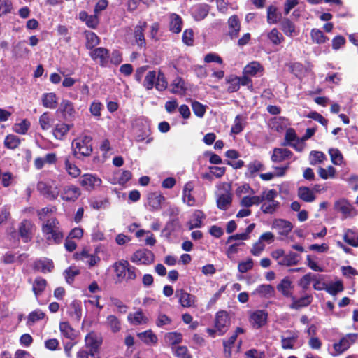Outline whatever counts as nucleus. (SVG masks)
Returning <instances> with one entry per match:
<instances>
[{"instance_id":"1","label":"nucleus","mask_w":358,"mask_h":358,"mask_svg":"<svg viewBox=\"0 0 358 358\" xmlns=\"http://www.w3.org/2000/svg\"><path fill=\"white\" fill-rule=\"evenodd\" d=\"M41 231L49 244L59 245L63 241L64 231L59 220L55 217H50L43 222Z\"/></svg>"},{"instance_id":"2","label":"nucleus","mask_w":358,"mask_h":358,"mask_svg":"<svg viewBox=\"0 0 358 358\" xmlns=\"http://www.w3.org/2000/svg\"><path fill=\"white\" fill-rule=\"evenodd\" d=\"M71 150L73 157L78 159L90 157L92 152V137L83 135L75 138L71 143Z\"/></svg>"},{"instance_id":"3","label":"nucleus","mask_w":358,"mask_h":358,"mask_svg":"<svg viewBox=\"0 0 358 358\" xmlns=\"http://www.w3.org/2000/svg\"><path fill=\"white\" fill-rule=\"evenodd\" d=\"M143 86L146 90H152L154 87L158 91H164L167 88L168 82L165 75L161 71H150L145 76Z\"/></svg>"},{"instance_id":"4","label":"nucleus","mask_w":358,"mask_h":358,"mask_svg":"<svg viewBox=\"0 0 358 358\" xmlns=\"http://www.w3.org/2000/svg\"><path fill=\"white\" fill-rule=\"evenodd\" d=\"M271 256L278 262V264L282 266H292L299 263V255L290 251L287 254L283 249L279 248L271 252Z\"/></svg>"},{"instance_id":"5","label":"nucleus","mask_w":358,"mask_h":358,"mask_svg":"<svg viewBox=\"0 0 358 358\" xmlns=\"http://www.w3.org/2000/svg\"><path fill=\"white\" fill-rule=\"evenodd\" d=\"M57 113L66 122L74 121L78 116V111L74 103L69 99H63L61 101Z\"/></svg>"},{"instance_id":"6","label":"nucleus","mask_w":358,"mask_h":358,"mask_svg":"<svg viewBox=\"0 0 358 358\" xmlns=\"http://www.w3.org/2000/svg\"><path fill=\"white\" fill-rule=\"evenodd\" d=\"M231 326V318L225 310H220L215 314L214 327L218 331V336L224 335Z\"/></svg>"},{"instance_id":"7","label":"nucleus","mask_w":358,"mask_h":358,"mask_svg":"<svg viewBox=\"0 0 358 358\" xmlns=\"http://www.w3.org/2000/svg\"><path fill=\"white\" fill-rule=\"evenodd\" d=\"M35 229L36 226L30 220L24 219L20 222L17 231L23 243H27L32 240Z\"/></svg>"},{"instance_id":"8","label":"nucleus","mask_w":358,"mask_h":358,"mask_svg":"<svg viewBox=\"0 0 358 358\" xmlns=\"http://www.w3.org/2000/svg\"><path fill=\"white\" fill-rule=\"evenodd\" d=\"M268 313L266 310H256L249 315V322L252 328L259 329L267 324Z\"/></svg>"},{"instance_id":"9","label":"nucleus","mask_w":358,"mask_h":358,"mask_svg":"<svg viewBox=\"0 0 358 358\" xmlns=\"http://www.w3.org/2000/svg\"><path fill=\"white\" fill-rule=\"evenodd\" d=\"M103 338L94 331H90L85 337V346L87 349L99 356V349L102 345Z\"/></svg>"},{"instance_id":"10","label":"nucleus","mask_w":358,"mask_h":358,"mask_svg":"<svg viewBox=\"0 0 358 358\" xmlns=\"http://www.w3.org/2000/svg\"><path fill=\"white\" fill-rule=\"evenodd\" d=\"M290 299L291 303L289 305V308L292 310H299L309 306L313 301V296L311 294L303 292L300 297L294 294Z\"/></svg>"},{"instance_id":"11","label":"nucleus","mask_w":358,"mask_h":358,"mask_svg":"<svg viewBox=\"0 0 358 358\" xmlns=\"http://www.w3.org/2000/svg\"><path fill=\"white\" fill-rule=\"evenodd\" d=\"M358 338V334L355 333H350L346 334L338 343L333 345L336 351L335 355H341L346 351Z\"/></svg>"},{"instance_id":"12","label":"nucleus","mask_w":358,"mask_h":358,"mask_svg":"<svg viewBox=\"0 0 358 358\" xmlns=\"http://www.w3.org/2000/svg\"><path fill=\"white\" fill-rule=\"evenodd\" d=\"M90 56L94 62H99L101 67H106L109 62L110 51L103 47L96 48L90 52Z\"/></svg>"},{"instance_id":"13","label":"nucleus","mask_w":358,"mask_h":358,"mask_svg":"<svg viewBox=\"0 0 358 358\" xmlns=\"http://www.w3.org/2000/svg\"><path fill=\"white\" fill-rule=\"evenodd\" d=\"M155 255L148 249H141L136 251L131 258V261L138 265H148L154 262Z\"/></svg>"},{"instance_id":"14","label":"nucleus","mask_w":358,"mask_h":358,"mask_svg":"<svg viewBox=\"0 0 358 358\" xmlns=\"http://www.w3.org/2000/svg\"><path fill=\"white\" fill-rule=\"evenodd\" d=\"M102 180L95 174L85 173L79 179V184L87 191H92L101 185Z\"/></svg>"},{"instance_id":"15","label":"nucleus","mask_w":358,"mask_h":358,"mask_svg":"<svg viewBox=\"0 0 358 358\" xmlns=\"http://www.w3.org/2000/svg\"><path fill=\"white\" fill-rule=\"evenodd\" d=\"M37 189L41 195L51 201L55 200L59 194V190L57 187L50 185L42 181L38 182Z\"/></svg>"},{"instance_id":"16","label":"nucleus","mask_w":358,"mask_h":358,"mask_svg":"<svg viewBox=\"0 0 358 358\" xmlns=\"http://www.w3.org/2000/svg\"><path fill=\"white\" fill-rule=\"evenodd\" d=\"M293 282L289 277H285L277 285L276 289L282 294L285 298L290 299L294 295Z\"/></svg>"},{"instance_id":"17","label":"nucleus","mask_w":358,"mask_h":358,"mask_svg":"<svg viewBox=\"0 0 358 358\" xmlns=\"http://www.w3.org/2000/svg\"><path fill=\"white\" fill-rule=\"evenodd\" d=\"M80 189L75 185H67L64 187L61 193V199L67 202H74L80 196Z\"/></svg>"},{"instance_id":"18","label":"nucleus","mask_w":358,"mask_h":358,"mask_svg":"<svg viewBox=\"0 0 358 358\" xmlns=\"http://www.w3.org/2000/svg\"><path fill=\"white\" fill-rule=\"evenodd\" d=\"M176 296L178 298V302L182 307L195 306L196 296L185 292L183 289H177Z\"/></svg>"},{"instance_id":"19","label":"nucleus","mask_w":358,"mask_h":358,"mask_svg":"<svg viewBox=\"0 0 358 358\" xmlns=\"http://www.w3.org/2000/svg\"><path fill=\"white\" fill-rule=\"evenodd\" d=\"M78 18L80 21L85 23L86 26L90 29H97L100 20L97 13H94L93 15H88L85 10H82L78 14Z\"/></svg>"},{"instance_id":"20","label":"nucleus","mask_w":358,"mask_h":358,"mask_svg":"<svg viewBox=\"0 0 358 358\" xmlns=\"http://www.w3.org/2000/svg\"><path fill=\"white\" fill-rule=\"evenodd\" d=\"M210 6L207 3H198L191 8L192 15L196 21H201L206 18L210 11Z\"/></svg>"},{"instance_id":"21","label":"nucleus","mask_w":358,"mask_h":358,"mask_svg":"<svg viewBox=\"0 0 358 358\" xmlns=\"http://www.w3.org/2000/svg\"><path fill=\"white\" fill-rule=\"evenodd\" d=\"M229 27V36L231 39H234L238 36L241 30V21L237 15H233L227 20Z\"/></svg>"},{"instance_id":"22","label":"nucleus","mask_w":358,"mask_h":358,"mask_svg":"<svg viewBox=\"0 0 358 358\" xmlns=\"http://www.w3.org/2000/svg\"><path fill=\"white\" fill-rule=\"evenodd\" d=\"M272 227L277 230L278 234L287 236L293 228L292 224L283 219L275 220Z\"/></svg>"},{"instance_id":"23","label":"nucleus","mask_w":358,"mask_h":358,"mask_svg":"<svg viewBox=\"0 0 358 358\" xmlns=\"http://www.w3.org/2000/svg\"><path fill=\"white\" fill-rule=\"evenodd\" d=\"M147 27V22H143L137 24L134 28V37L137 45L140 48H145L146 45L145 38L144 36L145 29Z\"/></svg>"},{"instance_id":"24","label":"nucleus","mask_w":358,"mask_h":358,"mask_svg":"<svg viewBox=\"0 0 358 358\" xmlns=\"http://www.w3.org/2000/svg\"><path fill=\"white\" fill-rule=\"evenodd\" d=\"M286 334L289 335L287 337L281 336V346L284 350L294 349V344L299 338V332L297 331L287 330Z\"/></svg>"},{"instance_id":"25","label":"nucleus","mask_w":358,"mask_h":358,"mask_svg":"<svg viewBox=\"0 0 358 358\" xmlns=\"http://www.w3.org/2000/svg\"><path fill=\"white\" fill-rule=\"evenodd\" d=\"M165 198L163 195L157 192H153L148 194V203L150 211L159 210L161 209L162 203L164 201Z\"/></svg>"},{"instance_id":"26","label":"nucleus","mask_w":358,"mask_h":358,"mask_svg":"<svg viewBox=\"0 0 358 358\" xmlns=\"http://www.w3.org/2000/svg\"><path fill=\"white\" fill-rule=\"evenodd\" d=\"M292 155V152L287 148H275L273 150L271 159L273 162L280 163L287 159H289Z\"/></svg>"},{"instance_id":"27","label":"nucleus","mask_w":358,"mask_h":358,"mask_svg":"<svg viewBox=\"0 0 358 358\" xmlns=\"http://www.w3.org/2000/svg\"><path fill=\"white\" fill-rule=\"evenodd\" d=\"M42 105L44 108L55 109L58 106V98L55 92H47L42 94Z\"/></svg>"},{"instance_id":"28","label":"nucleus","mask_w":358,"mask_h":358,"mask_svg":"<svg viewBox=\"0 0 358 358\" xmlns=\"http://www.w3.org/2000/svg\"><path fill=\"white\" fill-rule=\"evenodd\" d=\"M265 170L264 165L259 160L255 159L250 162L247 165V171L245 173V175L248 178H255L257 176V173L259 171H262Z\"/></svg>"},{"instance_id":"29","label":"nucleus","mask_w":358,"mask_h":358,"mask_svg":"<svg viewBox=\"0 0 358 358\" xmlns=\"http://www.w3.org/2000/svg\"><path fill=\"white\" fill-rule=\"evenodd\" d=\"M55 266L52 260L51 259H38L34 262L33 268L35 271H41V273H50L54 269Z\"/></svg>"},{"instance_id":"30","label":"nucleus","mask_w":358,"mask_h":358,"mask_svg":"<svg viewBox=\"0 0 358 358\" xmlns=\"http://www.w3.org/2000/svg\"><path fill=\"white\" fill-rule=\"evenodd\" d=\"M183 21L182 17L176 14L171 13L169 15V31L173 34H179L182 30Z\"/></svg>"},{"instance_id":"31","label":"nucleus","mask_w":358,"mask_h":358,"mask_svg":"<svg viewBox=\"0 0 358 358\" xmlns=\"http://www.w3.org/2000/svg\"><path fill=\"white\" fill-rule=\"evenodd\" d=\"M73 124L65 122L58 123L53 129L52 134L56 139L62 140L70 131Z\"/></svg>"},{"instance_id":"32","label":"nucleus","mask_w":358,"mask_h":358,"mask_svg":"<svg viewBox=\"0 0 358 358\" xmlns=\"http://www.w3.org/2000/svg\"><path fill=\"white\" fill-rule=\"evenodd\" d=\"M334 208L336 211L341 212L345 217H348L353 210L352 206L344 199L336 201Z\"/></svg>"},{"instance_id":"33","label":"nucleus","mask_w":358,"mask_h":358,"mask_svg":"<svg viewBox=\"0 0 358 358\" xmlns=\"http://www.w3.org/2000/svg\"><path fill=\"white\" fill-rule=\"evenodd\" d=\"M255 293L266 299L274 297L275 295V288L271 285H260L255 289Z\"/></svg>"},{"instance_id":"34","label":"nucleus","mask_w":358,"mask_h":358,"mask_svg":"<svg viewBox=\"0 0 358 358\" xmlns=\"http://www.w3.org/2000/svg\"><path fill=\"white\" fill-rule=\"evenodd\" d=\"M280 24L281 30L287 36L291 37L296 34V25L290 19L284 17Z\"/></svg>"},{"instance_id":"35","label":"nucleus","mask_w":358,"mask_h":358,"mask_svg":"<svg viewBox=\"0 0 358 358\" xmlns=\"http://www.w3.org/2000/svg\"><path fill=\"white\" fill-rule=\"evenodd\" d=\"M127 320L133 325H139L148 322V318L145 316L141 309L134 313H129L127 316Z\"/></svg>"},{"instance_id":"36","label":"nucleus","mask_w":358,"mask_h":358,"mask_svg":"<svg viewBox=\"0 0 358 358\" xmlns=\"http://www.w3.org/2000/svg\"><path fill=\"white\" fill-rule=\"evenodd\" d=\"M231 202L232 194L230 192H227L218 196L216 201L217 207L222 210H226L228 209L229 206H231Z\"/></svg>"},{"instance_id":"37","label":"nucleus","mask_w":358,"mask_h":358,"mask_svg":"<svg viewBox=\"0 0 358 358\" xmlns=\"http://www.w3.org/2000/svg\"><path fill=\"white\" fill-rule=\"evenodd\" d=\"M264 67L259 62H252L247 64L243 69V74L251 76L257 75L258 73L264 72Z\"/></svg>"},{"instance_id":"38","label":"nucleus","mask_w":358,"mask_h":358,"mask_svg":"<svg viewBox=\"0 0 358 358\" xmlns=\"http://www.w3.org/2000/svg\"><path fill=\"white\" fill-rule=\"evenodd\" d=\"M59 330L62 334L66 338L74 340L77 337L75 329L68 322H62L59 324Z\"/></svg>"},{"instance_id":"39","label":"nucleus","mask_w":358,"mask_h":358,"mask_svg":"<svg viewBox=\"0 0 358 358\" xmlns=\"http://www.w3.org/2000/svg\"><path fill=\"white\" fill-rule=\"evenodd\" d=\"M47 280L41 276L36 277L33 282L32 291L36 297L41 295L47 287Z\"/></svg>"},{"instance_id":"40","label":"nucleus","mask_w":358,"mask_h":358,"mask_svg":"<svg viewBox=\"0 0 358 358\" xmlns=\"http://www.w3.org/2000/svg\"><path fill=\"white\" fill-rule=\"evenodd\" d=\"M298 196L305 202L310 203L315 201V196L313 190L307 187H299L298 188Z\"/></svg>"},{"instance_id":"41","label":"nucleus","mask_w":358,"mask_h":358,"mask_svg":"<svg viewBox=\"0 0 358 358\" xmlns=\"http://www.w3.org/2000/svg\"><path fill=\"white\" fill-rule=\"evenodd\" d=\"M137 336L146 345L156 344L158 341L157 336L151 329L138 333Z\"/></svg>"},{"instance_id":"42","label":"nucleus","mask_w":358,"mask_h":358,"mask_svg":"<svg viewBox=\"0 0 358 358\" xmlns=\"http://www.w3.org/2000/svg\"><path fill=\"white\" fill-rule=\"evenodd\" d=\"M267 22L269 24H277L281 18V13L278 12L275 6L271 5L267 8Z\"/></svg>"},{"instance_id":"43","label":"nucleus","mask_w":358,"mask_h":358,"mask_svg":"<svg viewBox=\"0 0 358 358\" xmlns=\"http://www.w3.org/2000/svg\"><path fill=\"white\" fill-rule=\"evenodd\" d=\"M205 218L206 215L202 210H196L193 213V220L189 222V229L201 227L202 220Z\"/></svg>"},{"instance_id":"44","label":"nucleus","mask_w":358,"mask_h":358,"mask_svg":"<svg viewBox=\"0 0 358 358\" xmlns=\"http://www.w3.org/2000/svg\"><path fill=\"white\" fill-rule=\"evenodd\" d=\"M267 38L273 45H279L284 41L283 35L278 31L277 28H273L266 35Z\"/></svg>"},{"instance_id":"45","label":"nucleus","mask_w":358,"mask_h":358,"mask_svg":"<svg viewBox=\"0 0 358 358\" xmlns=\"http://www.w3.org/2000/svg\"><path fill=\"white\" fill-rule=\"evenodd\" d=\"M86 43L85 46L90 51L96 48V46L100 43L99 37L92 31H85Z\"/></svg>"},{"instance_id":"46","label":"nucleus","mask_w":358,"mask_h":358,"mask_svg":"<svg viewBox=\"0 0 358 358\" xmlns=\"http://www.w3.org/2000/svg\"><path fill=\"white\" fill-rule=\"evenodd\" d=\"M64 165L65 169L73 178H77L81 173L80 169L75 165L73 162H71V157L66 156L64 159Z\"/></svg>"},{"instance_id":"47","label":"nucleus","mask_w":358,"mask_h":358,"mask_svg":"<svg viewBox=\"0 0 358 358\" xmlns=\"http://www.w3.org/2000/svg\"><path fill=\"white\" fill-rule=\"evenodd\" d=\"M245 124V117L242 115H237L231 128V133L233 134H240L243 130Z\"/></svg>"},{"instance_id":"48","label":"nucleus","mask_w":358,"mask_h":358,"mask_svg":"<svg viewBox=\"0 0 358 358\" xmlns=\"http://www.w3.org/2000/svg\"><path fill=\"white\" fill-rule=\"evenodd\" d=\"M228 85L227 92L229 93L237 92L240 88L239 77L235 75H229L226 78Z\"/></svg>"},{"instance_id":"49","label":"nucleus","mask_w":358,"mask_h":358,"mask_svg":"<svg viewBox=\"0 0 358 358\" xmlns=\"http://www.w3.org/2000/svg\"><path fill=\"white\" fill-rule=\"evenodd\" d=\"M20 139L18 136L13 134H8L4 139V146L10 150H15L20 144Z\"/></svg>"},{"instance_id":"50","label":"nucleus","mask_w":358,"mask_h":358,"mask_svg":"<svg viewBox=\"0 0 358 358\" xmlns=\"http://www.w3.org/2000/svg\"><path fill=\"white\" fill-rule=\"evenodd\" d=\"M263 202V198H260V196H243L241 201V205L245 208H249L252 205H259Z\"/></svg>"},{"instance_id":"51","label":"nucleus","mask_w":358,"mask_h":358,"mask_svg":"<svg viewBox=\"0 0 358 358\" xmlns=\"http://www.w3.org/2000/svg\"><path fill=\"white\" fill-rule=\"evenodd\" d=\"M171 86V92L174 94H182L185 93L187 90L185 86V81L180 77H176L173 80Z\"/></svg>"},{"instance_id":"52","label":"nucleus","mask_w":358,"mask_h":358,"mask_svg":"<svg viewBox=\"0 0 358 358\" xmlns=\"http://www.w3.org/2000/svg\"><path fill=\"white\" fill-rule=\"evenodd\" d=\"M80 273V270L76 267L69 266L64 271L63 274L65 278L66 282L69 285H72L74 281L75 277L78 275Z\"/></svg>"},{"instance_id":"53","label":"nucleus","mask_w":358,"mask_h":358,"mask_svg":"<svg viewBox=\"0 0 358 358\" xmlns=\"http://www.w3.org/2000/svg\"><path fill=\"white\" fill-rule=\"evenodd\" d=\"M312 280H315V274L308 273L299 280L298 285L301 287L303 292L308 290Z\"/></svg>"},{"instance_id":"54","label":"nucleus","mask_w":358,"mask_h":358,"mask_svg":"<svg viewBox=\"0 0 358 358\" xmlns=\"http://www.w3.org/2000/svg\"><path fill=\"white\" fill-rule=\"evenodd\" d=\"M356 234L357 233L354 230L348 229L343 234L344 241L352 247H358V240L355 238Z\"/></svg>"},{"instance_id":"55","label":"nucleus","mask_w":358,"mask_h":358,"mask_svg":"<svg viewBox=\"0 0 358 358\" xmlns=\"http://www.w3.org/2000/svg\"><path fill=\"white\" fill-rule=\"evenodd\" d=\"M310 36L313 41L317 44L324 43L329 40V38L317 29H313L310 31Z\"/></svg>"},{"instance_id":"56","label":"nucleus","mask_w":358,"mask_h":358,"mask_svg":"<svg viewBox=\"0 0 358 358\" xmlns=\"http://www.w3.org/2000/svg\"><path fill=\"white\" fill-rule=\"evenodd\" d=\"M106 323L113 333H117L121 329L120 322L115 315H108L106 319Z\"/></svg>"},{"instance_id":"57","label":"nucleus","mask_w":358,"mask_h":358,"mask_svg":"<svg viewBox=\"0 0 358 358\" xmlns=\"http://www.w3.org/2000/svg\"><path fill=\"white\" fill-rule=\"evenodd\" d=\"M165 339L170 345H174L182 341V335L177 331L169 332L166 334Z\"/></svg>"},{"instance_id":"58","label":"nucleus","mask_w":358,"mask_h":358,"mask_svg":"<svg viewBox=\"0 0 358 358\" xmlns=\"http://www.w3.org/2000/svg\"><path fill=\"white\" fill-rule=\"evenodd\" d=\"M329 154L331 157V162L335 165H340L342 164L343 157L341 151L338 148H330Z\"/></svg>"},{"instance_id":"59","label":"nucleus","mask_w":358,"mask_h":358,"mask_svg":"<svg viewBox=\"0 0 358 358\" xmlns=\"http://www.w3.org/2000/svg\"><path fill=\"white\" fill-rule=\"evenodd\" d=\"M45 313L41 310H34L29 314L27 324L28 325H31L35 322L41 320H43L45 317Z\"/></svg>"},{"instance_id":"60","label":"nucleus","mask_w":358,"mask_h":358,"mask_svg":"<svg viewBox=\"0 0 358 358\" xmlns=\"http://www.w3.org/2000/svg\"><path fill=\"white\" fill-rule=\"evenodd\" d=\"M278 201L265 202L261 206V210L264 213L273 214L279 207Z\"/></svg>"},{"instance_id":"61","label":"nucleus","mask_w":358,"mask_h":358,"mask_svg":"<svg viewBox=\"0 0 358 358\" xmlns=\"http://www.w3.org/2000/svg\"><path fill=\"white\" fill-rule=\"evenodd\" d=\"M52 121L48 112H44L39 117V124L43 130H48L52 126Z\"/></svg>"},{"instance_id":"62","label":"nucleus","mask_w":358,"mask_h":358,"mask_svg":"<svg viewBox=\"0 0 358 358\" xmlns=\"http://www.w3.org/2000/svg\"><path fill=\"white\" fill-rule=\"evenodd\" d=\"M13 9L11 0H0V17L12 12Z\"/></svg>"},{"instance_id":"63","label":"nucleus","mask_w":358,"mask_h":358,"mask_svg":"<svg viewBox=\"0 0 358 358\" xmlns=\"http://www.w3.org/2000/svg\"><path fill=\"white\" fill-rule=\"evenodd\" d=\"M30 122L27 119H24L21 122L15 124L14 131L19 134H25L30 127Z\"/></svg>"},{"instance_id":"64","label":"nucleus","mask_w":358,"mask_h":358,"mask_svg":"<svg viewBox=\"0 0 358 358\" xmlns=\"http://www.w3.org/2000/svg\"><path fill=\"white\" fill-rule=\"evenodd\" d=\"M192 110L198 117H203L206 113V106L197 101L192 103Z\"/></svg>"}]
</instances>
